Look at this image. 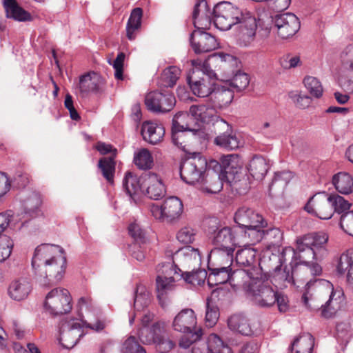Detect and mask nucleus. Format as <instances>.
<instances>
[{"label":"nucleus","instance_id":"nucleus-37","mask_svg":"<svg viewBox=\"0 0 353 353\" xmlns=\"http://www.w3.org/2000/svg\"><path fill=\"white\" fill-rule=\"evenodd\" d=\"M164 219L172 222L178 219L183 212L182 201L176 196H170L163 202Z\"/></svg>","mask_w":353,"mask_h":353},{"label":"nucleus","instance_id":"nucleus-49","mask_svg":"<svg viewBox=\"0 0 353 353\" xmlns=\"http://www.w3.org/2000/svg\"><path fill=\"white\" fill-rule=\"evenodd\" d=\"M142 15L141 8H136L132 10L126 26V36L128 39H134V32L141 27Z\"/></svg>","mask_w":353,"mask_h":353},{"label":"nucleus","instance_id":"nucleus-26","mask_svg":"<svg viewBox=\"0 0 353 353\" xmlns=\"http://www.w3.org/2000/svg\"><path fill=\"white\" fill-rule=\"evenodd\" d=\"M166 333L165 322L157 321L150 327H141L139 331V338L143 344L151 345Z\"/></svg>","mask_w":353,"mask_h":353},{"label":"nucleus","instance_id":"nucleus-8","mask_svg":"<svg viewBox=\"0 0 353 353\" xmlns=\"http://www.w3.org/2000/svg\"><path fill=\"white\" fill-rule=\"evenodd\" d=\"M203 65L206 70L208 69L210 71H213L215 77L217 75L216 72H219L223 80L230 78L240 70L238 59L233 55L223 52L214 53L210 55Z\"/></svg>","mask_w":353,"mask_h":353},{"label":"nucleus","instance_id":"nucleus-2","mask_svg":"<svg viewBox=\"0 0 353 353\" xmlns=\"http://www.w3.org/2000/svg\"><path fill=\"white\" fill-rule=\"evenodd\" d=\"M214 24L221 30H228L237 25L239 37L244 46L254 40L257 20L255 15L247 9L223 1L214 6Z\"/></svg>","mask_w":353,"mask_h":353},{"label":"nucleus","instance_id":"nucleus-9","mask_svg":"<svg viewBox=\"0 0 353 353\" xmlns=\"http://www.w3.org/2000/svg\"><path fill=\"white\" fill-rule=\"evenodd\" d=\"M212 77H215L213 71L203 69H192L187 76V81L194 95L199 97H210L212 92L213 83Z\"/></svg>","mask_w":353,"mask_h":353},{"label":"nucleus","instance_id":"nucleus-60","mask_svg":"<svg viewBox=\"0 0 353 353\" xmlns=\"http://www.w3.org/2000/svg\"><path fill=\"white\" fill-rule=\"evenodd\" d=\"M121 353H146L134 336L128 337L123 343Z\"/></svg>","mask_w":353,"mask_h":353},{"label":"nucleus","instance_id":"nucleus-48","mask_svg":"<svg viewBox=\"0 0 353 353\" xmlns=\"http://www.w3.org/2000/svg\"><path fill=\"white\" fill-rule=\"evenodd\" d=\"M123 187L130 197L142 192L141 176L138 178L130 172H126L123 180Z\"/></svg>","mask_w":353,"mask_h":353},{"label":"nucleus","instance_id":"nucleus-50","mask_svg":"<svg viewBox=\"0 0 353 353\" xmlns=\"http://www.w3.org/2000/svg\"><path fill=\"white\" fill-rule=\"evenodd\" d=\"M230 88L236 92H241L245 90L250 83V79L246 73L240 70L228 79H223Z\"/></svg>","mask_w":353,"mask_h":353},{"label":"nucleus","instance_id":"nucleus-28","mask_svg":"<svg viewBox=\"0 0 353 353\" xmlns=\"http://www.w3.org/2000/svg\"><path fill=\"white\" fill-rule=\"evenodd\" d=\"M257 269H239L231 271L230 283L234 287L242 288L248 294V286L258 277H255Z\"/></svg>","mask_w":353,"mask_h":353},{"label":"nucleus","instance_id":"nucleus-53","mask_svg":"<svg viewBox=\"0 0 353 353\" xmlns=\"http://www.w3.org/2000/svg\"><path fill=\"white\" fill-rule=\"evenodd\" d=\"M208 350L210 353H232L231 347L224 344L215 334H211L208 338Z\"/></svg>","mask_w":353,"mask_h":353},{"label":"nucleus","instance_id":"nucleus-29","mask_svg":"<svg viewBox=\"0 0 353 353\" xmlns=\"http://www.w3.org/2000/svg\"><path fill=\"white\" fill-rule=\"evenodd\" d=\"M234 98V90L225 85L215 86L210 97V101L214 107L221 110L227 107Z\"/></svg>","mask_w":353,"mask_h":353},{"label":"nucleus","instance_id":"nucleus-18","mask_svg":"<svg viewBox=\"0 0 353 353\" xmlns=\"http://www.w3.org/2000/svg\"><path fill=\"white\" fill-rule=\"evenodd\" d=\"M190 40L192 48L196 54L212 51L219 46L215 37L203 31V29L195 30L191 34Z\"/></svg>","mask_w":353,"mask_h":353},{"label":"nucleus","instance_id":"nucleus-58","mask_svg":"<svg viewBox=\"0 0 353 353\" xmlns=\"http://www.w3.org/2000/svg\"><path fill=\"white\" fill-rule=\"evenodd\" d=\"M183 335L179 341V347L183 349H188L192 344L199 341L203 333L201 329L190 331V332H184Z\"/></svg>","mask_w":353,"mask_h":353},{"label":"nucleus","instance_id":"nucleus-13","mask_svg":"<svg viewBox=\"0 0 353 353\" xmlns=\"http://www.w3.org/2000/svg\"><path fill=\"white\" fill-rule=\"evenodd\" d=\"M234 221L239 227L245 228V236L249 238L251 230H258L265 228L268 223L261 214L254 210L243 206L238 209L234 214Z\"/></svg>","mask_w":353,"mask_h":353},{"label":"nucleus","instance_id":"nucleus-10","mask_svg":"<svg viewBox=\"0 0 353 353\" xmlns=\"http://www.w3.org/2000/svg\"><path fill=\"white\" fill-rule=\"evenodd\" d=\"M71 300L68 290L57 288L46 295L44 307L52 316L62 315L72 310Z\"/></svg>","mask_w":353,"mask_h":353},{"label":"nucleus","instance_id":"nucleus-12","mask_svg":"<svg viewBox=\"0 0 353 353\" xmlns=\"http://www.w3.org/2000/svg\"><path fill=\"white\" fill-rule=\"evenodd\" d=\"M162 274L157 276L156 287L157 297L162 307L165 305L167 295L174 289V283L181 279L176 265L170 263L163 265Z\"/></svg>","mask_w":353,"mask_h":353},{"label":"nucleus","instance_id":"nucleus-20","mask_svg":"<svg viewBox=\"0 0 353 353\" xmlns=\"http://www.w3.org/2000/svg\"><path fill=\"white\" fill-rule=\"evenodd\" d=\"M274 25L277 28V33L282 39L293 36L300 28V22L296 16L292 13H284L276 15Z\"/></svg>","mask_w":353,"mask_h":353},{"label":"nucleus","instance_id":"nucleus-6","mask_svg":"<svg viewBox=\"0 0 353 353\" xmlns=\"http://www.w3.org/2000/svg\"><path fill=\"white\" fill-rule=\"evenodd\" d=\"M209 166L206 159L200 152L188 155L180 166L181 179L188 184H198Z\"/></svg>","mask_w":353,"mask_h":353},{"label":"nucleus","instance_id":"nucleus-61","mask_svg":"<svg viewBox=\"0 0 353 353\" xmlns=\"http://www.w3.org/2000/svg\"><path fill=\"white\" fill-rule=\"evenodd\" d=\"M13 245V241L9 236L0 237V262L4 261L10 256Z\"/></svg>","mask_w":353,"mask_h":353},{"label":"nucleus","instance_id":"nucleus-3","mask_svg":"<svg viewBox=\"0 0 353 353\" xmlns=\"http://www.w3.org/2000/svg\"><path fill=\"white\" fill-rule=\"evenodd\" d=\"M58 245L41 244L34 251L32 260L34 276L43 286H51L60 281L65 273L66 259Z\"/></svg>","mask_w":353,"mask_h":353},{"label":"nucleus","instance_id":"nucleus-44","mask_svg":"<svg viewBox=\"0 0 353 353\" xmlns=\"http://www.w3.org/2000/svg\"><path fill=\"white\" fill-rule=\"evenodd\" d=\"M268 161L262 157L256 156L249 163L248 171L256 180H262L269 169Z\"/></svg>","mask_w":353,"mask_h":353},{"label":"nucleus","instance_id":"nucleus-51","mask_svg":"<svg viewBox=\"0 0 353 353\" xmlns=\"http://www.w3.org/2000/svg\"><path fill=\"white\" fill-rule=\"evenodd\" d=\"M293 174L289 171H283L275 173L274 177L272 179V183L269 187L270 194L274 193V189L283 190L290 181L292 179Z\"/></svg>","mask_w":353,"mask_h":353},{"label":"nucleus","instance_id":"nucleus-25","mask_svg":"<svg viewBox=\"0 0 353 353\" xmlns=\"http://www.w3.org/2000/svg\"><path fill=\"white\" fill-rule=\"evenodd\" d=\"M236 231L234 228L223 227L219 230L213 240L215 245L214 249H224L229 252H234L237 245L235 237Z\"/></svg>","mask_w":353,"mask_h":353},{"label":"nucleus","instance_id":"nucleus-43","mask_svg":"<svg viewBox=\"0 0 353 353\" xmlns=\"http://www.w3.org/2000/svg\"><path fill=\"white\" fill-rule=\"evenodd\" d=\"M190 131H172V143L179 148L181 149L186 155H190L194 152H192L191 141L195 139L196 136L189 134Z\"/></svg>","mask_w":353,"mask_h":353},{"label":"nucleus","instance_id":"nucleus-57","mask_svg":"<svg viewBox=\"0 0 353 353\" xmlns=\"http://www.w3.org/2000/svg\"><path fill=\"white\" fill-rule=\"evenodd\" d=\"M330 199L333 207V213L334 212L339 214H344L350 211L351 204L341 196L334 194L330 195Z\"/></svg>","mask_w":353,"mask_h":353},{"label":"nucleus","instance_id":"nucleus-52","mask_svg":"<svg viewBox=\"0 0 353 353\" xmlns=\"http://www.w3.org/2000/svg\"><path fill=\"white\" fill-rule=\"evenodd\" d=\"M150 303V293L146 290L145 286L137 285L135 290L134 307L137 311H141Z\"/></svg>","mask_w":353,"mask_h":353},{"label":"nucleus","instance_id":"nucleus-31","mask_svg":"<svg viewBox=\"0 0 353 353\" xmlns=\"http://www.w3.org/2000/svg\"><path fill=\"white\" fill-rule=\"evenodd\" d=\"M219 110L214 107L211 102L210 104L192 105L190 106L189 112L194 119L199 120L203 123H210L215 121L216 117V110Z\"/></svg>","mask_w":353,"mask_h":353},{"label":"nucleus","instance_id":"nucleus-32","mask_svg":"<svg viewBox=\"0 0 353 353\" xmlns=\"http://www.w3.org/2000/svg\"><path fill=\"white\" fill-rule=\"evenodd\" d=\"M221 293V289L216 288L212 290L211 296L207 299L205 323L206 326L212 327L217 323L219 318V309L216 304V299Z\"/></svg>","mask_w":353,"mask_h":353},{"label":"nucleus","instance_id":"nucleus-56","mask_svg":"<svg viewBox=\"0 0 353 353\" xmlns=\"http://www.w3.org/2000/svg\"><path fill=\"white\" fill-rule=\"evenodd\" d=\"M303 83L312 97L316 99L321 97L323 92V86L316 77L307 76L305 77Z\"/></svg>","mask_w":353,"mask_h":353},{"label":"nucleus","instance_id":"nucleus-39","mask_svg":"<svg viewBox=\"0 0 353 353\" xmlns=\"http://www.w3.org/2000/svg\"><path fill=\"white\" fill-rule=\"evenodd\" d=\"M117 150H115L113 156L101 158L97 165L100 173L106 180V181L110 185L114 184V178L116 169V162L114 159L117 156Z\"/></svg>","mask_w":353,"mask_h":353},{"label":"nucleus","instance_id":"nucleus-17","mask_svg":"<svg viewBox=\"0 0 353 353\" xmlns=\"http://www.w3.org/2000/svg\"><path fill=\"white\" fill-rule=\"evenodd\" d=\"M82 336L81 324L76 320H63L61 322L59 341L64 348H72Z\"/></svg>","mask_w":353,"mask_h":353},{"label":"nucleus","instance_id":"nucleus-59","mask_svg":"<svg viewBox=\"0 0 353 353\" xmlns=\"http://www.w3.org/2000/svg\"><path fill=\"white\" fill-rule=\"evenodd\" d=\"M152 344L154 345L156 350L159 353H168L176 345L175 343L170 339L168 333L155 341Z\"/></svg>","mask_w":353,"mask_h":353},{"label":"nucleus","instance_id":"nucleus-15","mask_svg":"<svg viewBox=\"0 0 353 353\" xmlns=\"http://www.w3.org/2000/svg\"><path fill=\"white\" fill-rule=\"evenodd\" d=\"M304 208L308 213L321 219H329L333 215L330 196L325 192L314 194L309 199Z\"/></svg>","mask_w":353,"mask_h":353},{"label":"nucleus","instance_id":"nucleus-42","mask_svg":"<svg viewBox=\"0 0 353 353\" xmlns=\"http://www.w3.org/2000/svg\"><path fill=\"white\" fill-rule=\"evenodd\" d=\"M332 183L341 194H349L353 192V176L347 172H339L332 177Z\"/></svg>","mask_w":353,"mask_h":353},{"label":"nucleus","instance_id":"nucleus-34","mask_svg":"<svg viewBox=\"0 0 353 353\" xmlns=\"http://www.w3.org/2000/svg\"><path fill=\"white\" fill-rule=\"evenodd\" d=\"M190 114V112H179L176 113L172 119L171 131H190L192 132V136H200L201 134H203L201 130L191 128V123L193 121V119Z\"/></svg>","mask_w":353,"mask_h":353},{"label":"nucleus","instance_id":"nucleus-55","mask_svg":"<svg viewBox=\"0 0 353 353\" xmlns=\"http://www.w3.org/2000/svg\"><path fill=\"white\" fill-rule=\"evenodd\" d=\"M180 275L181 279L183 277L186 283L193 285H200L205 282V279L208 280V273L205 270L202 269L192 272H186L185 274Z\"/></svg>","mask_w":353,"mask_h":353},{"label":"nucleus","instance_id":"nucleus-22","mask_svg":"<svg viewBox=\"0 0 353 353\" xmlns=\"http://www.w3.org/2000/svg\"><path fill=\"white\" fill-rule=\"evenodd\" d=\"M249 239L251 244L265 240L269 246H279L283 241V232L277 228L268 230L259 228L258 230H251L249 232Z\"/></svg>","mask_w":353,"mask_h":353},{"label":"nucleus","instance_id":"nucleus-64","mask_svg":"<svg viewBox=\"0 0 353 353\" xmlns=\"http://www.w3.org/2000/svg\"><path fill=\"white\" fill-rule=\"evenodd\" d=\"M340 226L345 233L353 236V210L341 214Z\"/></svg>","mask_w":353,"mask_h":353},{"label":"nucleus","instance_id":"nucleus-11","mask_svg":"<svg viewBox=\"0 0 353 353\" xmlns=\"http://www.w3.org/2000/svg\"><path fill=\"white\" fill-rule=\"evenodd\" d=\"M209 167L213 168L212 170H207L202 179L198 184L200 190L207 194L219 193L223 188V181H225V172L220 163L216 160L209 162Z\"/></svg>","mask_w":353,"mask_h":353},{"label":"nucleus","instance_id":"nucleus-27","mask_svg":"<svg viewBox=\"0 0 353 353\" xmlns=\"http://www.w3.org/2000/svg\"><path fill=\"white\" fill-rule=\"evenodd\" d=\"M141 132L144 141L155 145L163 140L165 129L160 123L145 121L142 123Z\"/></svg>","mask_w":353,"mask_h":353},{"label":"nucleus","instance_id":"nucleus-5","mask_svg":"<svg viewBox=\"0 0 353 353\" xmlns=\"http://www.w3.org/2000/svg\"><path fill=\"white\" fill-rule=\"evenodd\" d=\"M225 172V181L239 194H245L250 188L249 177L242 172L239 157L236 154H228L221 157Z\"/></svg>","mask_w":353,"mask_h":353},{"label":"nucleus","instance_id":"nucleus-47","mask_svg":"<svg viewBox=\"0 0 353 353\" xmlns=\"http://www.w3.org/2000/svg\"><path fill=\"white\" fill-rule=\"evenodd\" d=\"M181 75V70L176 66H169L164 69L158 81L160 88H172Z\"/></svg>","mask_w":353,"mask_h":353},{"label":"nucleus","instance_id":"nucleus-63","mask_svg":"<svg viewBox=\"0 0 353 353\" xmlns=\"http://www.w3.org/2000/svg\"><path fill=\"white\" fill-rule=\"evenodd\" d=\"M195 235L196 232L192 228L185 226L178 232L176 238L181 243L189 244L194 241Z\"/></svg>","mask_w":353,"mask_h":353},{"label":"nucleus","instance_id":"nucleus-16","mask_svg":"<svg viewBox=\"0 0 353 353\" xmlns=\"http://www.w3.org/2000/svg\"><path fill=\"white\" fill-rule=\"evenodd\" d=\"M174 96L166 92H151L145 98V104L148 110L156 113H165L170 111L175 105Z\"/></svg>","mask_w":353,"mask_h":353},{"label":"nucleus","instance_id":"nucleus-46","mask_svg":"<svg viewBox=\"0 0 353 353\" xmlns=\"http://www.w3.org/2000/svg\"><path fill=\"white\" fill-rule=\"evenodd\" d=\"M256 251L252 248H245L239 250L235 255V261L237 265L241 267H247L248 269H256Z\"/></svg>","mask_w":353,"mask_h":353},{"label":"nucleus","instance_id":"nucleus-7","mask_svg":"<svg viewBox=\"0 0 353 353\" xmlns=\"http://www.w3.org/2000/svg\"><path fill=\"white\" fill-rule=\"evenodd\" d=\"M276 287L271 281L258 278L248 286L247 296L252 303L259 307H270L276 303Z\"/></svg>","mask_w":353,"mask_h":353},{"label":"nucleus","instance_id":"nucleus-19","mask_svg":"<svg viewBox=\"0 0 353 353\" xmlns=\"http://www.w3.org/2000/svg\"><path fill=\"white\" fill-rule=\"evenodd\" d=\"M142 192L150 199L158 200L165 194L164 185L159 176L153 172H148L141 174Z\"/></svg>","mask_w":353,"mask_h":353},{"label":"nucleus","instance_id":"nucleus-24","mask_svg":"<svg viewBox=\"0 0 353 353\" xmlns=\"http://www.w3.org/2000/svg\"><path fill=\"white\" fill-rule=\"evenodd\" d=\"M79 89L83 93H102L105 89V80L97 72H88L80 77Z\"/></svg>","mask_w":353,"mask_h":353},{"label":"nucleus","instance_id":"nucleus-23","mask_svg":"<svg viewBox=\"0 0 353 353\" xmlns=\"http://www.w3.org/2000/svg\"><path fill=\"white\" fill-rule=\"evenodd\" d=\"M172 327L175 331L180 332H190L201 329L196 327V317L194 310L189 308L182 310L176 315Z\"/></svg>","mask_w":353,"mask_h":353},{"label":"nucleus","instance_id":"nucleus-40","mask_svg":"<svg viewBox=\"0 0 353 353\" xmlns=\"http://www.w3.org/2000/svg\"><path fill=\"white\" fill-rule=\"evenodd\" d=\"M3 6L8 18L19 21H29L32 20L31 14L20 7L16 0H4Z\"/></svg>","mask_w":353,"mask_h":353},{"label":"nucleus","instance_id":"nucleus-41","mask_svg":"<svg viewBox=\"0 0 353 353\" xmlns=\"http://www.w3.org/2000/svg\"><path fill=\"white\" fill-rule=\"evenodd\" d=\"M314 339L310 333H304L296 338L290 347V353H312Z\"/></svg>","mask_w":353,"mask_h":353},{"label":"nucleus","instance_id":"nucleus-62","mask_svg":"<svg viewBox=\"0 0 353 353\" xmlns=\"http://www.w3.org/2000/svg\"><path fill=\"white\" fill-rule=\"evenodd\" d=\"M125 57V54L123 52H119L113 62H112L111 59L108 60L109 64L112 65L115 70L114 77L117 80L123 79V63Z\"/></svg>","mask_w":353,"mask_h":353},{"label":"nucleus","instance_id":"nucleus-21","mask_svg":"<svg viewBox=\"0 0 353 353\" xmlns=\"http://www.w3.org/2000/svg\"><path fill=\"white\" fill-rule=\"evenodd\" d=\"M192 17L196 29L207 30L214 22V9L210 10L205 0H199L194 6Z\"/></svg>","mask_w":353,"mask_h":353},{"label":"nucleus","instance_id":"nucleus-38","mask_svg":"<svg viewBox=\"0 0 353 353\" xmlns=\"http://www.w3.org/2000/svg\"><path fill=\"white\" fill-rule=\"evenodd\" d=\"M228 326L232 331L245 336H250L253 332L249 319L241 313L234 314L229 317Z\"/></svg>","mask_w":353,"mask_h":353},{"label":"nucleus","instance_id":"nucleus-36","mask_svg":"<svg viewBox=\"0 0 353 353\" xmlns=\"http://www.w3.org/2000/svg\"><path fill=\"white\" fill-rule=\"evenodd\" d=\"M41 203L42 199L39 192H30L23 200L24 216H27L28 219L37 217L39 214Z\"/></svg>","mask_w":353,"mask_h":353},{"label":"nucleus","instance_id":"nucleus-4","mask_svg":"<svg viewBox=\"0 0 353 353\" xmlns=\"http://www.w3.org/2000/svg\"><path fill=\"white\" fill-rule=\"evenodd\" d=\"M328 234L324 232L308 233L297 238L296 240V249L292 247H286L283 250L282 255L288 253L296 254V251L301 253L308 250L312 255V259L316 261H321L328 254L327 243Z\"/></svg>","mask_w":353,"mask_h":353},{"label":"nucleus","instance_id":"nucleus-14","mask_svg":"<svg viewBox=\"0 0 353 353\" xmlns=\"http://www.w3.org/2000/svg\"><path fill=\"white\" fill-rule=\"evenodd\" d=\"M213 130L217 136L214 143L224 149L232 150L239 147L240 142L231 126L225 120L217 118L213 123Z\"/></svg>","mask_w":353,"mask_h":353},{"label":"nucleus","instance_id":"nucleus-54","mask_svg":"<svg viewBox=\"0 0 353 353\" xmlns=\"http://www.w3.org/2000/svg\"><path fill=\"white\" fill-rule=\"evenodd\" d=\"M134 164L140 169H150L153 164V158L148 149L140 150L134 157Z\"/></svg>","mask_w":353,"mask_h":353},{"label":"nucleus","instance_id":"nucleus-33","mask_svg":"<svg viewBox=\"0 0 353 353\" xmlns=\"http://www.w3.org/2000/svg\"><path fill=\"white\" fill-rule=\"evenodd\" d=\"M210 272L208 276V283L210 286L223 284L230 281V268L221 267L219 264L210 263L208 266Z\"/></svg>","mask_w":353,"mask_h":353},{"label":"nucleus","instance_id":"nucleus-35","mask_svg":"<svg viewBox=\"0 0 353 353\" xmlns=\"http://www.w3.org/2000/svg\"><path fill=\"white\" fill-rule=\"evenodd\" d=\"M336 270L341 274L347 272V286L353 293V277L352 276L353 274V249H349L341 255Z\"/></svg>","mask_w":353,"mask_h":353},{"label":"nucleus","instance_id":"nucleus-45","mask_svg":"<svg viewBox=\"0 0 353 353\" xmlns=\"http://www.w3.org/2000/svg\"><path fill=\"white\" fill-rule=\"evenodd\" d=\"M233 252L224 249H212L208 256V266L214 263L219 264L221 267L230 268L233 261Z\"/></svg>","mask_w":353,"mask_h":353},{"label":"nucleus","instance_id":"nucleus-1","mask_svg":"<svg viewBox=\"0 0 353 353\" xmlns=\"http://www.w3.org/2000/svg\"><path fill=\"white\" fill-rule=\"evenodd\" d=\"M322 271L319 263L303 261L296 264L292 269L291 273L286 267L281 272V265H277L274 268V277L294 284H296V281H306V292L302 296L304 305L311 310L321 309L322 316L330 318L339 307V302L333 299L335 294L333 285L325 279H315L307 281L308 276H319Z\"/></svg>","mask_w":353,"mask_h":353},{"label":"nucleus","instance_id":"nucleus-30","mask_svg":"<svg viewBox=\"0 0 353 353\" xmlns=\"http://www.w3.org/2000/svg\"><path fill=\"white\" fill-rule=\"evenodd\" d=\"M8 291L12 299L21 301L28 297L32 291V285L27 278H19L11 282Z\"/></svg>","mask_w":353,"mask_h":353}]
</instances>
